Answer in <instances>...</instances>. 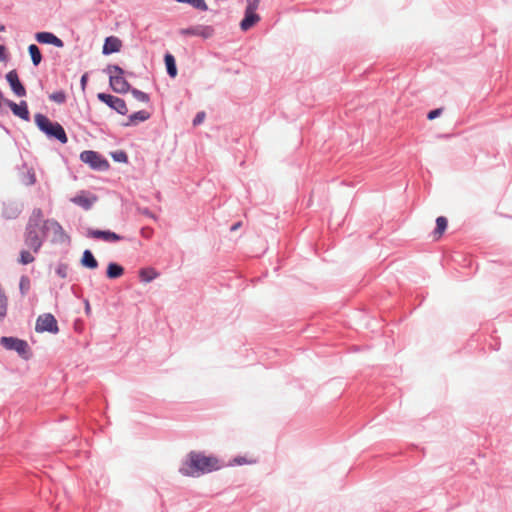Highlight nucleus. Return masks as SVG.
<instances>
[{"mask_svg":"<svg viewBox=\"0 0 512 512\" xmlns=\"http://www.w3.org/2000/svg\"><path fill=\"white\" fill-rule=\"evenodd\" d=\"M0 343L7 350H15L24 359L30 357L29 345L24 340L14 337H2Z\"/></svg>","mask_w":512,"mask_h":512,"instance_id":"nucleus-7","label":"nucleus"},{"mask_svg":"<svg viewBox=\"0 0 512 512\" xmlns=\"http://www.w3.org/2000/svg\"><path fill=\"white\" fill-rule=\"evenodd\" d=\"M81 264L89 269H96L98 267V262L90 250L83 252Z\"/></svg>","mask_w":512,"mask_h":512,"instance_id":"nucleus-18","label":"nucleus"},{"mask_svg":"<svg viewBox=\"0 0 512 512\" xmlns=\"http://www.w3.org/2000/svg\"><path fill=\"white\" fill-rule=\"evenodd\" d=\"M35 260L34 256L27 250H22L20 252L19 263L22 265H27L32 263Z\"/></svg>","mask_w":512,"mask_h":512,"instance_id":"nucleus-26","label":"nucleus"},{"mask_svg":"<svg viewBox=\"0 0 512 512\" xmlns=\"http://www.w3.org/2000/svg\"><path fill=\"white\" fill-rule=\"evenodd\" d=\"M109 74V84L111 89L119 94H125L130 91V84L123 77L124 70L117 65H110L107 68Z\"/></svg>","mask_w":512,"mask_h":512,"instance_id":"nucleus-4","label":"nucleus"},{"mask_svg":"<svg viewBox=\"0 0 512 512\" xmlns=\"http://www.w3.org/2000/svg\"><path fill=\"white\" fill-rule=\"evenodd\" d=\"M442 111H443L442 108L434 109L428 113L427 118L429 120H433V119L437 118L438 116H440L442 114Z\"/></svg>","mask_w":512,"mask_h":512,"instance_id":"nucleus-32","label":"nucleus"},{"mask_svg":"<svg viewBox=\"0 0 512 512\" xmlns=\"http://www.w3.org/2000/svg\"><path fill=\"white\" fill-rule=\"evenodd\" d=\"M35 330L39 333L49 332L56 334L59 331L57 320L51 313L42 314L36 320Z\"/></svg>","mask_w":512,"mask_h":512,"instance_id":"nucleus-8","label":"nucleus"},{"mask_svg":"<svg viewBox=\"0 0 512 512\" xmlns=\"http://www.w3.org/2000/svg\"><path fill=\"white\" fill-rule=\"evenodd\" d=\"M130 92L131 94L133 95V97L140 101V102H144V103H147L149 101V96L148 94L138 90V89H131L130 88Z\"/></svg>","mask_w":512,"mask_h":512,"instance_id":"nucleus-28","label":"nucleus"},{"mask_svg":"<svg viewBox=\"0 0 512 512\" xmlns=\"http://www.w3.org/2000/svg\"><path fill=\"white\" fill-rule=\"evenodd\" d=\"M96 200L97 198L95 196L89 197L83 192L72 198L73 203L83 207L84 209H90Z\"/></svg>","mask_w":512,"mask_h":512,"instance_id":"nucleus-17","label":"nucleus"},{"mask_svg":"<svg viewBox=\"0 0 512 512\" xmlns=\"http://www.w3.org/2000/svg\"><path fill=\"white\" fill-rule=\"evenodd\" d=\"M241 227V222H237L235 223L232 227H231V231H236L237 229H239Z\"/></svg>","mask_w":512,"mask_h":512,"instance_id":"nucleus-37","label":"nucleus"},{"mask_svg":"<svg viewBox=\"0 0 512 512\" xmlns=\"http://www.w3.org/2000/svg\"><path fill=\"white\" fill-rule=\"evenodd\" d=\"M50 99L52 101H55L57 103H63L66 99V95L64 92L62 91H58V92H55L53 94L50 95Z\"/></svg>","mask_w":512,"mask_h":512,"instance_id":"nucleus-30","label":"nucleus"},{"mask_svg":"<svg viewBox=\"0 0 512 512\" xmlns=\"http://www.w3.org/2000/svg\"><path fill=\"white\" fill-rule=\"evenodd\" d=\"M42 234L45 237H51L53 243H63L69 240V236L66 234L62 226L53 219H47L42 222Z\"/></svg>","mask_w":512,"mask_h":512,"instance_id":"nucleus-5","label":"nucleus"},{"mask_svg":"<svg viewBox=\"0 0 512 512\" xmlns=\"http://www.w3.org/2000/svg\"><path fill=\"white\" fill-rule=\"evenodd\" d=\"M80 159L93 169L106 170L109 167V163L95 151H83Z\"/></svg>","mask_w":512,"mask_h":512,"instance_id":"nucleus-10","label":"nucleus"},{"mask_svg":"<svg viewBox=\"0 0 512 512\" xmlns=\"http://www.w3.org/2000/svg\"><path fill=\"white\" fill-rule=\"evenodd\" d=\"M5 59V47L0 45V61Z\"/></svg>","mask_w":512,"mask_h":512,"instance_id":"nucleus-36","label":"nucleus"},{"mask_svg":"<svg viewBox=\"0 0 512 512\" xmlns=\"http://www.w3.org/2000/svg\"><path fill=\"white\" fill-rule=\"evenodd\" d=\"M220 467L221 465L216 457L192 451L188 454L187 460L180 468V472L185 476L198 477L202 474L216 471Z\"/></svg>","mask_w":512,"mask_h":512,"instance_id":"nucleus-1","label":"nucleus"},{"mask_svg":"<svg viewBox=\"0 0 512 512\" xmlns=\"http://www.w3.org/2000/svg\"><path fill=\"white\" fill-rule=\"evenodd\" d=\"M6 80L9 83L12 91L18 96L23 97L26 95V89L22 85L16 70H11L6 74Z\"/></svg>","mask_w":512,"mask_h":512,"instance_id":"nucleus-12","label":"nucleus"},{"mask_svg":"<svg viewBox=\"0 0 512 512\" xmlns=\"http://www.w3.org/2000/svg\"><path fill=\"white\" fill-rule=\"evenodd\" d=\"M113 157L116 161H120V162L127 161V155L124 152L116 153L113 155Z\"/></svg>","mask_w":512,"mask_h":512,"instance_id":"nucleus-34","label":"nucleus"},{"mask_svg":"<svg viewBox=\"0 0 512 512\" xmlns=\"http://www.w3.org/2000/svg\"><path fill=\"white\" fill-rule=\"evenodd\" d=\"M149 117H150V114L148 112L141 110V111H138V112L130 115L129 123L135 124L137 122H143V121H146L147 119H149Z\"/></svg>","mask_w":512,"mask_h":512,"instance_id":"nucleus-24","label":"nucleus"},{"mask_svg":"<svg viewBox=\"0 0 512 512\" xmlns=\"http://www.w3.org/2000/svg\"><path fill=\"white\" fill-rule=\"evenodd\" d=\"M6 105L10 107L15 116H18L25 121H29L30 114L28 111L27 103L25 101H21L19 104H17L11 100H6Z\"/></svg>","mask_w":512,"mask_h":512,"instance_id":"nucleus-14","label":"nucleus"},{"mask_svg":"<svg viewBox=\"0 0 512 512\" xmlns=\"http://www.w3.org/2000/svg\"><path fill=\"white\" fill-rule=\"evenodd\" d=\"M28 52L31 56L32 63L38 66L42 61V55L37 45L31 44L28 47Z\"/></svg>","mask_w":512,"mask_h":512,"instance_id":"nucleus-22","label":"nucleus"},{"mask_svg":"<svg viewBox=\"0 0 512 512\" xmlns=\"http://www.w3.org/2000/svg\"><path fill=\"white\" fill-rule=\"evenodd\" d=\"M87 236L93 239H101L105 242H117L122 239V237L111 231H102L89 229L87 231Z\"/></svg>","mask_w":512,"mask_h":512,"instance_id":"nucleus-13","label":"nucleus"},{"mask_svg":"<svg viewBox=\"0 0 512 512\" xmlns=\"http://www.w3.org/2000/svg\"><path fill=\"white\" fill-rule=\"evenodd\" d=\"M42 222L43 212L40 208H35L31 213L24 233L25 245L34 253H38L43 244Z\"/></svg>","mask_w":512,"mask_h":512,"instance_id":"nucleus-2","label":"nucleus"},{"mask_svg":"<svg viewBox=\"0 0 512 512\" xmlns=\"http://www.w3.org/2000/svg\"><path fill=\"white\" fill-rule=\"evenodd\" d=\"M448 221L444 216H439L436 219V228L433 232V236L436 240L440 239L447 228Z\"/></svg>","mask_w":512,"mask_h":512,"instance_id":"nucleus-19","label":"nucleus"},{"mask_svg":"<svg viewBox=\"0 0 512 512\" xmlns=\"http://www.w3.org/2000/svg\"><path fill=\"white\" fill-rule=\"evenodd\" d=\"M121 47V40L115 36H110L105 39L102 52L105 55L116 53L120 51Z\"/></svg>","mask_w":512,"mask_h":512,"instance_id":"nucleus-16","label":"nucleus"},{"mask_svg":"<svg viewBox=\"0 0 512 512\" xmlns=\"http://www.w3.org/2000/svg\"><path fill=\"white\" fill-rule=\"evenodd\" d=\"M204 119H205V113L204 112H199L195 116V118L193 120V124L194 125H199V124H201L204 121Z\"/></svg>","mask_w":512,"mask_h":512,"instance_id":"nucleus-33","label":"nucleus"},{"mask_svg":"<svg viewBox=\"0 0 512 512\" xmlns=\"http://www.w3.org/2000/svg\"><path fill=\"white\" fill-rule=\"evenodd\" d=\"M22 181L25 185L31 186L36 183V174L35 171L30 168L23 174Z\"/></svg>","mask_w":512,"mask_h":512,"instance_id":"nucleus-25","label":"nucleus"},{"mask_svg":"<svg viewBox=\"0 0 512 512\" xmlns=\"http://www.w3.org/2000/svg\"><path fill=\"white\" fill-rule=\"evenodd\" d=\"M124 274V268L117 263H109L107 267V277L116 279Z\"/></svg>","mask_w":512,"mask_h":512,"instance_id":"nucleus-20","label":"nucleus"},{"mask_svg":"<svg viewBox=\"0 0 512 512\" xmlns=\"http://www.w3.org/2000/svg\"><path fill=\"white\" fill-rule=\"evenodd\" d=\"M87 80H88V75H87V73H85L84 75H82L81 80H80L82 90H85Z\"/></svg>","mask_w":512,"mask_h":512,"instance_id":"nucleus-35","label":"nucleus"},{"mask_svg":"<svg viewBox=\"0 0 512 512\" xmlns=\"http://www.w3.org/2000/svg\"><path fill=\"white\" fill-rule=\"evenodd\" d=\"M19 287H20L21 293L23 295L26 294L27 291L30 289V280H29V278L26 277V276H22L21 279H20Z\"/></svg>","mask_w":512,"mask_h":512,"instance_id":"nucleus-29","label":"nucleus"},{"mask_svg":"<svg viewBox=\"0 0 512 512\" xmlns=\"http://www.w3.org/2000/svg\"><path fill=\"white\" fill-rule=\"evenodd\" d=\"M259 3L260 0H247L245 16L240 22V28L243 31L249 30L260 21V16L256 13Z\"/></svg>","mask_w":512,"mask_h":512,"instance_id":"nucleus-6","label":"nucleus"},{"mask_svg":"<svg viewBox=\"0 0 512 512\" xmlns=\"http://www.w3.org/2000/svg\"><path fill=\"white\" fill-rule=\"evenodd\" d=\"M4 29V26H0V31H3Z\"/></svg>","mask_w":512,"mask_h":512,"instance_id":"nucleus-38","label":"nucleus"},{"mask_svg":"<svg viewBox=\"0 0 512 512\" xmlns=\"http://www.w3.org/2000/svg\"><path fill=\"white\" fill-rule=\"evenodd\" d=\"M164 60L167 68V73L169 74L170 77L175 78L177 76L175 58L173 57V55L167 53L165 55Z\"/></svg>","mask_w":512,"mask_h":512,"instance_id":"nucleus-21","label":"nucleus"},{"mask_svg":"<svg viewBox=\"0 0 512 512\" xmlns=\"http://www.w3.org/2000/svg\"><path fill=\"white\" fill-rule=\"evenodd\" d=\"M176 1L182 2V3H189L194 8L199 9V10H203V11L207 10V5L204 0H176Z\"/></svg>","mask_w":512,"mask_h":512,"instance_id":"nucleus-27","label":"nucleus"},{"mask_svg":"<svg viewBox=\"0 0 512 512\" xmlns=\"http://www.w3.org/2000/svg\"><path fill=\"white\" fill-rule=\"evenodd\" d=\"M67 270H68V266L66 264H59L57 269H56V273L59 277L61 278H66L67 277Z\"/></svg>","mask_w":512,"mask_h":512,"instance_id":"nucleus-31","label":"nucleus"},{"mask_svg":"<svg viewBox=\"0 0 512 512\" xmlns=\"http://www.w3.org/2000/svg\"><path fill=\"white\" fill-rule=\"evenodd\" d=\"M35 39L41 44H51L58 48H62L64 46L63 41L50 32H38L35 35Z\"/></svg>","mask_w":512,"mask_h":512,"instance_id":"nucleus-15","label":"nucleus"},{"mask_svg":"<svg viewBox=\"0 0 512 512\" xmlns=\"http://www.w3.org/2000/svg\"><path fill=\"white\" fill-rule=\"evenodd\" d=\"M179 33L183 36H199L204 39L210 38L214 34V29L211 26L197 25L189 28H182Z\"/></svg>","mask_w":512,"mask_h":512,"instance_id":"nucleus-11","label":"nucleus"},{"mask_svg":"<svg viewBox=\"0 0 512 512\" xmlns=\"http://www.w3.org/2000/svg\"><path fill=\"white\" fill-rule=\"evenodd\" d=\"M139 277L143 282H151L158 277V273L153 268L142 269L139 272Z\"/></svg>","mask_w":512,"mask_h":512,"instance_id":"nucleus-23","label":"nucleus"},{"mask_svg":"<svg viewBox=\"0 0 512 512\" xmlns=\"http://www.w3.org/2000/svg\"><path fill=\"white\" fill-rule=\"evenodd\" d=\"M35 123L38 126V128L41 131H43L47 136L51 138H56L62 144L67 143L68 138L65 133V130L58 122L50 121L45 115L36 114Z\"/></svg>","mask_w":512,"mask_h":512,"instance_id":"nucleus-3","label":"nucleus"},{"mask_svg":"<svg viewBox=\"0 0 512 512\" xmlns=\"http://www.w3.org/2000/svg\"><path fill=\"white\" fill-rule=\"evenodd\" d=\"M97 98L121 115L128 113L126 102L122 98L106 93H98Z\"/></svg>","mask_w":512,"mask_h":512,"instance_id":"nucleus-9","label":"nucleus"}]
</instances>
